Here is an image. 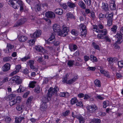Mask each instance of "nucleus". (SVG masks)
<instances>
[{"instance_id":"1","label":"nucleus","mask_w":123,"mask_h":123,"mask_svg":"<svg viewBox=\"0 0 123 123\" xmlns=\"http://www.w3.org/2000/svg\"><path fill=\"white\" fill-rule=\"evenodd\" d=\"M58 91V89L57 86H55L54 88L52 87H50L48 91L47 95L42 97V103L47 104L50 99L51 97L55 94H56Z\"/></svg>"},{"instance_id":"2","label":"nucleus","mask_w":123,"mask_h":123,"mask_svg":"<svg viewBox=\"0 0 123 123\" xmlns=\"http://www.w3.org/2000/svg\"><path fill=\"white\" fill-rule=\"evenodd\" d=\"M9 85L15 83L17 85H19L22 83V80L20 77L18 76H16L10 79L9 81Z\"/></svg>"},{"instance_id":"3","label":"nucleus","mask_w":123,"mask_h":123,"mask_svg":"<svg viewBox=\"0 0 123 123\" xmlns=\"http://www.w3.org/2000/svg\"><path fill=\"white\" fill-rule=\"evenodd\" d=\"M69 31L68 27L65 26H63L62 27V31L60 30V31L58 33V35L61 37H64L66 36L68 34Z\"/></svg>"},{"instance_id":"4","label":"nucleus","mask_w":123,"mask_h":123,"mask_svg":"<svg viewBox=\"0 0 123 123\" xmlns=\"http://www.w3.org/2000/svg\"><path fill=\"white\" fill-rule=\"evenodd\" d=\"M88 111L90 113H95L98 109V107L95 105H88L86 107Z\"/></svg>"},{"instance_id":"5","label":"nucleus","mask_w":123,"mask_h":123,"mask_svg":"<svg viewBox=\"0 0 123 123\" xmlns=\"http://www.w3.org/2000/svg\"><path fill=\"white\" fill-rule=\"evenodd\" d=\"M97 26L96 25L94 26L93 29L94 31H96L98 33H101L104 36L106 35L107 34V30L106 29H104L102 30H99L97 29Z\"/></svg>"},{"instance_id":"6","label":"nucleus","mask_w":123,"mask_h":123,"mask_svg":"<svg viewBox=\"0 0 123 123\" xmlns=\"http://www.w3.org/2000/svg\"><path fill=\"white\" fill-rule=\"evenodd\" d=\"M41 31L39 30H37L34 32L33 34H31L30 35V37L31 38H36L39 37L41 35Z\"/></svg>"},{"instance_id":"7","label":"nucleus","mask_w":123,"mask_h":123,"mask_svg":"<svg viewBox=\"0 0 123 123\" xmlns=\"http://www.w3.org/2000/svg\"><path fill=\"white\" fill-rule=\"evenodd\" d=\"M13 0H6L7 2L9 5L14 8H18L19 7V6L14 3Z\"/></svg>"},{"instance_id":"8","label":"nucleus","mask_w":123,"mask_h":123,"mask_svg":"<svg viewBox=\"0 0 123 123\" xmlns=\"http://www.w3.org/2000/svg\"><path fill=\"white\" fill-rule=\"evenodd\" d=\"M45 15L46 17L48 18H54L55 17V15L53 12L48 11L46 12Z\"/></svg>"},{"instance_id":"9","label":"nucleus","mask_w":123,"mask_h":123,"mask_svg":"<svg viewBox=\"0 0 123 123\" xmlns=\"http://www.w3.org/2000/svg\"><path fill=\"white\" fill-rule=\"evenodd\" d=\"M60 26L57 24H54L53 26V30L55 32H58V33L60 31Z\"/></svg>"},{"instance_id":"10","label":"nucleus","mask_w":123,"mask_h":123,"mask_svg":"<svg viewBox=\"0 0 123 123\" xmlns=\"http://www.w3.org/2000/svg\"><path fill=\"white\" fill-rule=\"evenodd\" d=\"M26 20L25 18H21L14 25V26L17 27L23 24Z\"/></svg>"},{"instance_id":"11","label":"nucleus","mask_w":123,"mask_h":123,"mask_svg":"<svg viewBox=\"0 0 123 123\" xmlns=\"http://www.w3.org/2000/svg\"><path fill=\"white\" fill-rule=\"evenodd\" d=\"M115 38L117 39V42L118 43H121V40L122 39V35L117 32L115 36Z\"/></svg>"},{"instance_id":"12","label":"nucleus","mask_w":123,"mask_h":123,"mask_svg":"<svg viewBox=\"0 0 123 123\" xmlns=\"http://www.w3.org/2000/svg\"><path fill=\"white\" fill-rule=\"evenodd\" d=\"M14 1H16V4L17 5L18 4L20 6V11L22 12L23 10V6H24L23 3L21 0H13Z\"/></svg>"},{"instance_id":"13","label":"nucleus","mask_w":123,"mask_h":123,"mask_svg":"<svg viewBox=\"0 0 123 123\" xmlns=\"http://www.w3.org/2000/svg\"><path fill=\"white\" fill-rule=\"evenodd\" d=\"M107 60L109 63L111 65H112L114 62H116L117 61V59L116 57H110L108 58Z\"/></svg>"},{"instance_id":"14","label":"nucleus","mask_w":123,"mask_h":123,"mask_svg":"<svg viewBox=\"0 0 123 123\" xmlns=\"http://www.w3.org/2000/svg\"><path fill=\"white\" fill-rule=\"evenodd\" d=\"M55 35V33H52L50 37L48 39L47 41H46V43L49 44L50 43H52L50 42V41H51L54 39Z\"/></svg>"},{"instance_id":"15","label":"nucleus","mask_w":123,"mask_h":123,"mask_svg":"<svg viewBox=\"0 0 123 123\" xmlns=\"http://www.w3.org/2000/svg\"><path fill=\"white\" fill-rule=\"evenodd\" d=\"M10 64L9 63H6L2 67L3 71L4 72L7 71L10 69Z\"/></svg>"},{"instance_id":"16","label":"nucleus","mask_w":123,"mask_h":123,"mask_svg":"<svg viewBox=\"0 0 123 123\" xmlns=\"http://www.w3.org/2000/svg\"><path fill=\"white\" fill-rule=\"evenodd\" d=\"M78 78V75L75 76L72 78L68 80V84H72L77 80Z\"/></svg>"},{"instance_id":"17","label":"nucleus","mask_w":123,"mask_h":123,"mask_svg":"<svg viewBox=\"0 0 123 123\" xmlns=\"http://www.w3.org/2000/svg\"><path fill=\"white\" fill-rule=\"evenodd\" d=\"M76 118L78 119L80 123H85V119L81 115H76Z\"/></svg>"},{"instance_id":"18","label":"nucleus","mask_w":123,"mask_h":123,"mask_svg":"<svg viewBox=\"0 0 123 123\" xmlns=\"http://www.w3.org/2000/svg\"><path fill=\"white\" fill-rule=\"evenodd\" d=\"M35 59L39 63H41L43 64H46V62L45 61H43L42 57L39 56H37L35 57Z\"/></svg>"},{"instance_id":"19","label":"nucleus","mask_w":123,"mask_h":123,"mask_svg":"<svg viewBox=\"0 0 123 123\" xmlns=\"http://www.w3.org/2000/svg\"><path fill=\"white\" fill-rule=\"evenodd\" d=\"M47 106V104L41 103L40 108V109L42 111H44L46 110Z\"/></svg>"},{"instance_id":"20","label":"nucleus","mask_w":123,"mask_h":123,"mask_svg":"<svg viewBox=\"0 0 123 123\" xmlns=\"http://www.w3.org/2000/svg\"><path fill=\"white\" fill-rule=\"evenodd\" d=\"M69 93L67 92H61L59 94L60 97L65 98H68L69 97Z\"/></svg>"},{"instance_id":"21","label":"nucleus","mask_w":123,"mask_h":123,"mask_svg":"<svg viewBox=\"0 0 123 123\" xmlns=\"http://www.w3.org/2000/svg\"><path fill=\"white\" fill-rule=\"evenodd\" d=\"M28 63V65L31 69L34 70L35 69V66L33 65L34 63V61L32 60H29Z\"/></svg>"},{"instance_id":"22","label":"nucleus","mask_w":123,"mask_h":123,"mask_svg":"<svg viewBox=\"0 0 123 123\" xmlns=\"http://www.w3.org/2000/svg\"><path fill=\"white\" fill-rule=\"evenodd\" d=\"M6 46L7 48V51L8 53L11 52L12 49H13L14 47V46L13 45L9 43H7Z\"/></svg>"},{"instance_id":"23","label":"nucleus","mask_w":123,"mask_h":123,"mask_svg":"<svg viewBox=\"0 0 123 123\" xmlns=\"http://www.w3.org/2000/svg\"><path fill=\"white\" fill-rule=\"evenodd\" d=\"M100 72L101 74H103L105 76L108 78H110V76L108 72L103 70H100Z\"/></svg>"},{"instance_id":"24","label":"nucleus","mask_w":123,"mask_h":123,"mask_svg":"<svg viewBox=\"0 0 123 123\" xmlns=\"http://www.w3.org/2000/svg\"><path fill=\"white\" fill-rule=\"evenodd\" d=\"M102 8L105 11L108 10L109 8L108 4L106 3H103L102 6Z\"/></svg>"},{"instance_id":"25","label":"nucleus","mask_w":123,"mask_h":123,"mask_svg":"<svg viewBox=\"0 0 123 123\" xmlns=\"http://www.w3.org/2000/svg\"><path fill=\"white\" fill-rule=\"evenodd\" d=\"M96 25L97 26V29L99 30V29H103L104 28V26L103 25L102 23H100L98 24V25H93L92 26V29L94 31V26Z\"/></svg>"},{"instance_id":"26","label":"nucleus","mask_w":123,"mask_h":123,"mask_svg":"<svg viewBox=\"0 0 123 123\" xmlns=\"http://www.w3.org/2000/svg\"><path fill=\"white\" fill-rule=\"evenodd\" d=\"M79 6L81 8L85 9L86 8V6L84 2L82 1H79L78 3Z\"/></svg>"},{"instance_id":"27","label":"nucleus","mask_w":123,"mask_h":123,"mask_svg":"<svg viewBox=\"0 0 123 123\" xmlns=\"http://www.w3.org/2000/svg\"><path fill=\"white\" fill-rule=\"evenodd\" d=\"M18 39L20 42H23L26 41L27 39V38L26 36H22L19 37Z\"/></svg>"},{"instance_id":"28","label":"nucleus","mask_w":123,"mask_h":123,"mask_svg":"<svg viewBox=\"0 0 123 123\" xmlns=\"http://www.w3.org/2000/svg\"><path fill=\"white\" fill-rule=\"evenodd\" d=\"M41 5L40 4L36 5L34 8L36 11L37 12L40 11L41 9Z\"/></svg>"},{"instance_id":"29","label":"nucleus","mask_w":123,"mask_h":123,"mask_svg":"<svg viewBox=\"0 0 123 123\" xmlns=\"http://www.w3.org/2000/svg\"><path fill=\"white\" fill-rule=\"evenodd\" d=\"M55 12L56 14L59 15L62 14L63 12L62 10L60 8L56 9L55 10Z\"/></svg>"},{"instance_id":"30","label":"nucleus","mask_w":123,"mask_h":123,"mask_svg":"<svg viewBox=\"0 0 123 123\" xmlns=\"http://www.w3.org/2000/svg\"><path fill=\"white\" fill-rule=\"evenodd\" d=\"M117 26L116 25H114L111 28V31L113 33H115L117 31Z\"/></svg>"},{"instance_id":"31","label":"nucleus","mask_w":123,"mask_h":123,"mask_svg":"<svg viewBox=\"0 0 123 123\" xmlns=\"http://www.w3.org/2000/svg\"><path fill=\"white\" fill-rule=\"evenodd\" d=\"M25 90V87L22 86L21 85H20L19 88L17 90V91L18 93L21 92H24Z\"/></svg>"},{"instance_id":"32","label":"nucleus","mask_w":123,"mask_h":123,"mask_svg":"<svg viewBox=\"0 0 123 123\" xmlns=\"http://www.w3.org/2000/svg\"><path fill=\"white\" fill-rule=\"evenodd\" d=\"M78 102V100L76 97H74L71 99L70 100V103L72 105H74Z\"/></svg>"},{"instance_id":"33","label":"nucleus","mask_w":123,"mask_h":123,"mask_svg":"<svg viewBox=\"0 0 123 123\" xmlns=\"http://www.w3.org/2000/svg\"><path fill=\"white\" fill-rule=\"evenodd\" d=\"M36 49L38 52H42V50H43V48L40 45L36 46L35 47Z\"/></svg>"},{"instance_id":"34","label":"nucleus","mask_w":123,"mask_h":123,"mask_svg":"<svg viewBox=\"0 0 123 123\" xmlns=\"http://www.w3.org/2000/svg\"><path fill=\"white\" fill-rule=\"evenodd\" d=\"M16 103V100L15 99L10 100L9 101V104L10 106H12L14 105Z\"/></svg>"},{"instance_id":"35","label":"nucleus","mask_w":123,"mask_h":123,"mask_svg":"<svg viewBox=\"0 0 123 123\" xmlns=\"http://www.w3.org/2000/svg\"><path fill=\"white\" fill-rule=\"evenodd\" d=\"M36 82L35 81H31L29 84V87L33 88L35 86V84Z\"/></svg>"},{"instance_id":"36","label":"nucleus","mask_w":123,"mask_h":123,"mask_svg":"<svg viewBox=\"0 0 123 123\" xmlns=\"http://www.w3.org/2000/svg\"><path fill=\"white\" fill-rule=\"evenodd\" d=\"M68 74H66L62 78V82H63L64 83H65L67 84H68Z\"/></svg>"},{"instance_id":"37","label":"nucleus","mask_w":123,"mask_h":123,"mask_svg":"<svg viewBox=\"0 0 123 123\" xmlns=\"http://www.w3.org/2000/svg\"><path fill=\"white\" fill-rule=\"evenodd\" d=\"M90 59L93 62H96L97 61V58L93 55H91L90 56Z\"/></svg>"},{"instance_id":"38","label":"nucleus","mask_w":123,"mask_h":123,"mask_svg":"<svg viewBox=\"0 0 123 123\" xmlns=\"http://www.w3.org/2000/svg\"><path fill=\"white\" fill-rule=\"evenodd\" d=\"M94 84L97 86L100 87L101 86L100 81L98 80H95Z\"/></svg>"},{"instance_id":"39","label":"nucleus","mask_w":123,"mask_h":123,"mask_svg":"<svg viewBox=\"0 0 123 123\" xmlns=\"http://www.w3.org/2000/svg\"><path fill=\"white\" fill-rule=\"evenodd\" d=\"M67 4L69 7L71 8H73L75 6V4L71 2H68L67 3Z\"/></svg>"},{"instance_id":"40","label":"nucleus","mask_w":123,"mask_h":123,"mask_svg":"<svg viewBox=\"0 0 123 123\" xmlns=\"http://www.w3.org/2000/svg\"><path fill=\"white\" fill-rule=\"evenodd\" d=\"M109 105V103L107 101H105L103 103V107L104 108H106L107 106Z\"/></svg>"},{"instance_id":"41","label":"nucleus","mask_w":123,"mask_h":123,"mask_svg":"<svg viewBox=\"0 0 123 123\" xmlns=\"http://www.w3.org/2000/svg\"><path fill=\"white\" fill-rule=\"evenodd\" d=\"M67 18H75V17L71 13H69L67 14Z\"/></svg>"},{"instance_id":"42","label":"nucleus","mask_w":123,"mask_h":123,"mask_svg":"<svg viewBox=\"0 0 123 123\" xmlns=\"http://www.w3.org/2000/svg\"><path fill=\"white\" fill-rule=\"evenodd\" d=\"M110 9L111 10H116V5L115 4H112L109 6Z\"/></svg>"},{"instance_id":"43","label":"nucleus","mask_w":123,"mask_h":123,"mask_svg":"<svg viewBox=\"0 0 123 123\" xmlns=\"http://www.w3.org/2000/svg\"><path fill=\"white\" fill-rule=\"evenodd\" d=\"M79 27L80 30H82V31H83L86 30V26L83 24H81L80 25Z\"/></svg>"},{"instance_id":"44","label":"nucleus","mask_w":123,"mask_h":123,"mask_svg":"<svg viewBox=\"0 0 123 123\" xmlns=\"http://www.w3.org/2000/svg\"><path fill=\"white\" fill-rule=\"evenodd\" d=\"M104 36L102 34H98L97 36V37L98 39H104Z\"/></svg>"},{"instance_id":"45","label":"nucleus","mask_w":123,"mask_h":123,"mask_svg":"<svg viewBox=\"0 0 123 123\" xmlns=\"http://www.w3.org/2000/svg\"><path fill=\"white\" fill-rule=\"evenodd\" d=\"M104 39H105L106 42L110 43L111 41V39L107 35L105 36L104 37Z\"/></svg>"},{"instance_id":"46","label":"nucleus","mask_w":123,"mask_h":123,"mask_svg":"<svg viewBox=\"0 0 123 123\" xmlns=\"http://www.w3.org/2000/svg\"><path fill=\"white\" fill-rule=\"evenodd\" d=\"M40 87L38 86L35 88L34 89V92L37 93H38L40 92Z\"/></svg>"},{"instance_id":"47","label":"nucleus","mask_w":123,"mask_h":123,"mask_svg":"<svg viewBox=\"0 0 123 123\" xmlns=\"http://www.w3.org/2000/svg\"><path fill=\"white\" fill-rule=\"evenodd\" d=\"M74 63V61L70 60L68 62V65L70 67L72 66Z\"/></svg>"},{"instance_id":"48","label":"nucleus","mask_w":123,"mask_h":123,"mask_svg":"<svg viewBox=\"0 0 123 123\" xmlns=\"http://www.w3.org/2000/svg\"><path fill=\"white\" fill-rule=\"evenodd\" d=\"M30 57L29 56H25L24 57V58L21 59V60L22 61L25 62L26 60L30 59Z\"/></svg>"},{"instance_id":"49","label":"nucleus","mask_w":123,"mask_h":123,"mask_svg":"<svg viewBox=\"0 0 123 123\" xmlns=\"http://www.w3.org/2000/svg\"><path fill=\"white\" fill-rule=\"evenodd\" d=\"M118 65L120 68H122L123 67V61H120L118 62Z\"/></svg>"},{"instance_id":"50","label":"nucleus","mask_w":123,"mask_h":123,"mask_svg":"<svg viewBox=\"0 0 123 123\" xmlns=\"http://www.w3.org/2000/svg\"><path fill=\"white\" fill-rule=\"evenodd\" d=\"M11 59V57H6L3 58V60L4 62H7L10 61Z\"/></svg>"},{"instance_id":"51","label":"nucleus","mask_w":123,"mask_h":123,"mask_svg":"<svg viewBox=\"0 0 123 123\" xmlns=\"http://www.w3.org/2000/svg\"><path fill=\"white\" fill-rule=\"evenodd\" d=\"M71 33L75 36H77L78 34V32L74 29H73L72 30Z\"/></svg>"},{"instance_id":"52","label":"nucleus","mask_w":123,"mask_h":123,"mask_svg":"<svg viewBox=\"0 0 123 123\" xmlns=\"http://www.w3.org/2000/svg\"><path fill=\"white\" fill-rule=\"evenodd\" d=\"M16 70L18 72L20 70L21 68V66L20 65H16L15 67Z\"/></svg>"},{"instance_id":"53","label":"nucleus","mask_w":123,"mask_h":123,"mask_svg":"<svg viewBox=\"0 0 123 123\" xmlns=\"http://www.w3.org/2000/svg\"><path fill=\"white\" fill-rule=\"evenodd\" d=\"M5 121L7 123H9L11 121V118L8 117H6L5 118Z\"/></svg>"},{"instance_id":"54","label":"nucleus","mask_w":123,"mask_h":123,"mask_svg":"<svg viewBox=\"0 0 123 123\" xmlns=\"http://www.w3.org/2000/svg\"><path fill=\"white\" fill-rule=\"evenodd\" d=\"M33 39L30 40L29 42V43L31 45H32L36 41V39L33 38Z\"/></svg>"},{"instance_id":"55","label":"nucleus","mask_w":123,"mask_h":123,"mask_svg":"<svg viewBox=\"0 0 123 123\" xmlns=\"http://www.w3.org/2000/svg\"><path fill=\"white\" fill-rule=\"evenodd\" d=\"M92 44L95 49L99 50V46L98 45L96 44L95 43L93 42L92 43Z\"/></svg>"},{"instance_id":"56","label":"nucleus","mask_w":123,"mask_h":123,"mask_svg":"<svg viewBox=\"0 0 123 123\" xmlns=\"http://www.w3.org/2000/svg\"><path fill=\"white\" fill-rule=\"evenodd\" d=\"M24 106L23 105H18L16 107V109L18 111H20L23 108Z\"/></svg>"},{"instance_id":"57","label":"nucleus","mask_w":123,"mask_h":123,"mask_svg":"<svg viewBox=\"0 0 123 123\" xmlns=\"http://www.w3.org/2000/svg\"><path fill=\"white\" fill-rule=\"evenodd\" d=\"M107 20V25L109 26H111L112 24V19H108Z\"/></svg>"},{"instance_id":"58","label":"nucleus","mask_w":123,"mask_h":123,"mask_svg":"<svg viewBox=\"0 0 123 123\" xmlns=\"http://www.w3.org/2000/svg\"><path fill=\"white\" fill-rule=\"evenodd\" d=\"M113 16V13H111L108 15V16L106 18L107 19H112Z\"/></svg>"},{"instance_id":"59","label":"nucleus","mask_w":123,"mask_h":123,"mask_svg":"<svg viewBox=\"0 0 123 123\" xmlns=\"http://www.w3.org/2000/svg\"><path fill=\"white\" fill-rule=\"evenodd\" d=\"M106 16L105 14L101 13L99 15V18L100 20L106 17Z\"/></svg>"},{"instance_id":"60","label":"nucleus","mask_w":123,"mask_h":123,"mask_svg":"<svg viewBox=\"0 0 123 123\" xmlns=\"http://www.w3.org/2000/svg\"><path fill=\"white\" fill-rule=\"evenodd\" d=\"M70 113V111L68 110H67L66 111L63 113L62 115L64 116H68Z\"/></svg>"},{"instance_id":"61","label":"nucleus","mask_w":123,"mask_h":123,"mask_svg":"<svg viewBox=\"0 0 123 123\" xmlns=\"http://www.w3.org/2000/svg\"><path fill=\"white\" fill-rule=\"evenodd\" d=\"M100 119L97 118L94 119L93 121V123H100Z\"/></svg>"},{"instance_id":"62","label":"nucleus","mask_w":123,"mask_h":123,"mask_svg":"<svg viewBox=\"0 0 123 123\" xmlns=\"http://www.w3.org/2000/svg\"><path fill=\"white\" fill-rule=\"evenodd\" d=\"M33 97H29L27 100L26 102V104L28 105L30 104L32 101Z\"/></svg>"},{"instance_id":"63","label":"nucleus","mask_w":123,"mask_h":123,"mask_svg":"<svg viewBox=\"0 0 123 123\" xmlns=\"http://www.w3.org/2000/svg\"><path fill=\"white\" fill-rule=\"evenodd\" d=\"M16 95L14 94H11L9 95V99L10 100H12L15 99L14 98L15 97Z\"/></svg>"},{"instance_id":"64","label":"nucleus","mask_w":123,"mask_h":123,"mask_svg":"<svg viewBox=\"0 0 123 123\" xmlns=\"http://www.w3.org/2000/svg\"><path fill=\"white\" fill-rule=\"evenodd\" d=\"M84 2L86 3V4L88 6H90L91 4V1L90 0H83Z\"/></svg>"}]
</instances>
